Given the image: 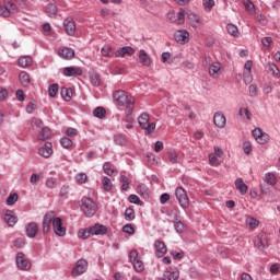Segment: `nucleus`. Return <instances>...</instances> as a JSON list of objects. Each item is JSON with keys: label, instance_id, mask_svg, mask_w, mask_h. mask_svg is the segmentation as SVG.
<instances>
[{"label": "nucleus", "instance_id": "obj_1", "mask_svg": "<svg viewBox=\"0 0 280 280\" xmlns=\"http://www.w3.org/2000/svg\"><path fill=\"white\" fill-rule=\"evenodd\" d=\"M113 97L117 102L118 106H126L125 113L132 115L135 110V97L126 94L124 90L114 92Z\"/></svg>", "mask_w": 280, "mask_h": 280}, {"label": "nucleus", "instance_id": "obj_2", "mask_svg": "<svg viewBox=\"0 0 280 280\" xmlns=\"http://www.w3.org/2000/svg\"><path fill=\"white\" fill-rule=\"evenodd\" d=\"M81 210L86 218H93V214L97 212V205L93 199L83 197L81 199Z\"/></svg>", "mask_w": 280, "mask_h": 280}, {"label": "nucleus", "instance_id": "obj_3", "mask_svg": "<svg viewBox=\"0 0 280 280\" xmlns=\"http://www.w3.org/2000/svg\"><path fill=\"white\" fill-rule=\"evenodd\" d=\"M138 124L142 130H145L147 135H152L156 130V124L150 122V115L148 113H142L138 117Z\"/></svg>", "mask_w": 280, "mask_h": 280}, {"label": "nucleus", "instance_id": "obj_4", "mask_svg": "<svg viewBox=\"0 0 280 280\" xmlns=\"http://www.w3.org/2000/svg\"><path fill=\"white\" fill-rule=\"evenodd\" d=\"M128 257L136 272H143V270H145V265H143V260L139 258V252H137V249H132Z\"/></svg>", "mask_w": 280, "mask_h": 280}, {"label": "nucleus", "instance_id": "obj_5", "mask_svg": "<svg viewBox=\"0 0 280 280\" xmlns=\"http://www.w3.org/2000/svg\"><path fill=\"white\" fill-rule=\"evenodd\" d=\"M175 196L182 209H187L189 207V197L187 196L185 188L177 187L175 190Z\"/></svg>", "mask_w": 280, "mask_h": 280}, {"label": "nucleus", "instance_id": "obj_6", "mask_svg": "<svg viewBox=\"0 0 280 280\" xmlns=\"http://www.w3.org/2000/svg\"><path fill=\"white\" fill-rule=\"evenodd\" d=\"M222 156H224V151L219 147H214V152L209 154V163L212 167H218L222 164Z\"/></svg>", "mask_w": 280, "mask_h": 280}, {"label": "nucleus", "instance_id": "obj_7", "mask_svg": "<svg viewBox=\"0 0 280 280\" xmlns=\"http://www.w3.org/2000/svg\"><path fill=\"white\" fill-rule=\"evenodd\" d=\"M18 11L19 9L16 8V4L10 1L0 4V16H3L4 19H8L10 14H16Z\"/></svg>", "mask_w": 280, "mask_h": 280}, {"label": "nucleus", "instance_id": "obj_8", "mask_svg": "<svg viewBox=\"0 0 280 280\" xmlns=\"http://www.w3.org/2000/svg\"><path fill=\"white\" fill-rule=\"evenodd\" d=\"M52 231L58 237H65L67 235V228L62 226V219L55 217L52 221Z\"/></svg>", "mask_w": 280, "mask_h": 280}, {"label": "nucleus", "instance_id": "obj_9", "mask_svg": "<svg viewBox=\"0 0 280 280\" xmlns=\"http://www.w3.org/2000/svg\"><path fill=\"white\" fill-rule=\"evenodd\" d=\"M55 219H56V212L55 211H49L44 215L43 233H49V231H51V224H54Z\"/></svg>", "mask_w": 280, "mask_h": 280}, {"label": "nucleus", "instance_id": "obj_10", "mask_svg": "<svg viewBox=\"0 0 280 280\" xmlns=\"http://www.w3.org/2000/svg\"><path fill=\"white\" fill-rule=\"evenodd\" d=\"M15 262L19 270H30L32 268V262L25 257V254L18 253L15 257Z\"/></svg>", "mask_w": 280, "mask_h": 280}, {"label": "nucleus", "instance_id": "obj_11", "mask_svg": "<svg viewBox=\"0 0 280 280\" xmlns=\"http://www.w3.org/2000/svg\"><path fill=\"white\" fill-rule=\"evenodd\" d=\"M252 135L254 137V139L257 141V143H260V145H266V143H268V141H270V136L264 131H261V129L256 128L252 131Z\"/></svg>", "mask_w": 280, "mask_h": 280}, {"label": "nucleus", "instance_id": "obj_12", "mask_svg": "<svg viewBox=\"0 0 280 280\" xmlns=\"http://www.w3.org/2000/svg\"><path fill=\"white\" fill-rule=\"evenodd\" d=\"M89 268V262L84 259H80L77 261L75 267L72 269V277H80V275H84Z\"/></svg>", "mask_w": 280, "mask_h": 280}, {"label": "nucleus", "instance_id": "obj_13", "mask_svg": "<svg viewBox=\"0 0 280 280\" xmlns=\"http://www.w3.org/2000/svg\"><path fill=\"white\" fill-rule=\"evenodd\" d=\"M63 30L68 36H74L75 35V21H73L72 18H67L63 20Z\"/></svg>", "mask_w": 280, "mask_h": 280}, {"label": "nucleus", "instance_id": "obj_14", "mask_svg": "<svg viewBox=\"0 0 280 280\" xmlns=\"http://www.w3.org/2000/svg\"><path fill=\"white\" fill-rule=\"evenodd\" d=\"M174 38L176 43H179V45H185L189 43V32H187V30L176 31L174 34Z\"/></svg>", "mask_w": 280, "mask_h": 280}, {"label": "nucleus", "instance_id": "obj_15", "mask_svg": "<svg viewBox=\"0 0 280 280\" xmlns=\"http://www.w3.org/2000/svg\"><path fill=\"white\" fill-rule=\"evenodd\" d=\"M39 156H44V159H49L54 154V149L51 142H46L44 147L38 150Z\"/></svg>", "mask_w": 280, "mask_h": 280}, {"label": "nucleus", "instance_id": "obj_16", "mask_svg": "<svg viewBox=\"0 0 280 280\" xmlns=\"http://www.w3.org/2000/svg\"><path fill=\"white\" fill-rule=\"evenodd\" d=\"M154 248L156 257H163L167 253V246L163 241H155Z\"/></svg>", "mask_w": 280, "mask_h": 280}, {"label": "nucleus", "instance_id": "obj_17", "mask_svg": "<svg viewBox=\"0 0 280 280\" xmlns=\"http://www.w3.org/2000/svg\"><path fill=\"white\" fill-rule=\"evenodd\" d=\"M213 122L217 128H224L226 126V117L222 112H217L213 116Z\"/></svg>", "mask_w": 280, "mask_h": 280}, {"label": "nucleus", "instance_id": "obj_18", "mask_svg": "<svg viewBox=\"0 0 280 280\" xmlns=\"http://www.w3.org/2000/svg\"><path fill=\"white\" fill-rule=\"evenodd\" d=\"M4 222H7L9 226H14V224L19 222V218H16V213H14V211L7 210L4 213Z\"/></svg>", "mask_w": 280, "mask_h": 280}, {"label": "nucleus", "instance_id": "obj_19", "mask_svg": "<svg viewBox=\"0 0 280 280\" xmlns=\"http://www.w3.org/2000/svg\"><path fill=\"white\" fill-rule=\"evenodd\" d=\"M63 75L67 78H78V75H82V69L75 67H67L63 69Z\"/></svg>", "mask_w": 280, "mask_h": 280}, {"label": "nucleus", "instance_id": "obj_20", "mask_svg": "<svg viewBox=\"0 0 280 280\" xmlns=\"http://www.w3.org/2000/svg\"><path fill=\"white\" fill-rule=\"evenodd\" d=\"M222 71V65L220 62H212L209 67V75L211 78H220Z\"/></svg>", "mask_w": 280, "mask_h": 280}, {"label": "nucleus", "instance_id": "obj_21", "mask_svg": "<svg viewBox=\"0 0 280 280\" xmlns=\"http://www.w3.org/2000/svg\"><path fill=\"white\" fill-rule=\"evenodd\" d=\"M58 55L60 58H63V60H71L75 56V50L69 47H63L59 49Z\"/></svg>", "mask_w": 280, "mask_h": 280}, {"label": "nucleus", "instance_id": "obj_22", "mask_svg": "<svg viewBox=\"0 0 280 280\" xmlns=\"http://www.w3.org/2000/svg\"><path fill=\"white\" fill-rule=\"evenodd\" d=\"M180 272L176 268H168L164 272V280H178Z\"/></svg>", "mask_w": 280, "mask_h": 280}, {"label": "nucleus", "instance_id": "obj_23", "mask_svg": "<svg viewBox=\"0 0 280 280\" xmlns=\"http://www.w3.org/2000/svg\"><path fill=\"white\" fill-rule=\"evenodd\" d=\"M138 58L140 65H143V67H150V65H152V58L145 52V50H140Z\"/></svg>", "mask_w": 280, "mask_h": 280}, {"label": "nucleus", "instance_id": "obj_24", "mask_svg": "<svg viewBox=\"0 0 280 280\" xmlns=\"http://www.w3.org/2000/svg\"><path fill=\"white\" fill-rule=\"evenodd\" d=\"M188 21L191 27H198L199 25H202V16L196 13L188 14Z\"/></svg>", "mask_w": 280, "mask_h": 280}, {"label": "nucleus", "instance_id": "obj_25", "mask_svg": "<svg viewBox=\"0 0 280 280\" xmlns=\"http://www.w3.org/2000/svg\"><path fill=\"white\" fill-rule=\"evenodd\" d=\"M132 54H135V49L132 47H122L115 52V56L116 58H124V56H132Z\"/></svg>", "mask_w": 280, "mask_h": 280}, {"label": "nucleus", "instance_id": "obj_26", "mask_svg": "<svg viewBox=\"0 0 280 280\" xmlns=\"http://www.w3.org/2000/svg\"><path fill=\"white\" fill-rule=\"evenodd\" d=\"M38 141H47L51 139V130L48 127H43L37 136Z\"/></svg>", "mask_w": 280, "mask_h": 280}, {"label": "nucleus", "instance_id": "obj_27", "mask_svg": "<svg viewBox=\"0 0 280 280\" xmlns=\"http://www.w3.org/2000/svg\"><path fill=\"white\" fill-rule=\"evenodd\" d=\"M38 233V224L36 222H31L26 226L27 237H34Z\"/></svg>", "mask_w": 280, "mask_h": 280}, {"label": "nucleus", "instance_id": "obj_28", "mask_svg": "<svg viewBox=\"0 0 280 280\" xmlns=\"http://www.w3.org/2000/svg\"><path fill=\"white\" fill-rule=\"evenodd\" d=\"M173 224H174V229H175L176 233H179V234L184 233L185 223H183V221L180 220V218L178 215L174 217Z\"/></svg>", "mask_w": 280, "mask_h": 280}, {"label": "nucleus", "instance_id": "obj_29", "mask_svg": "<svg viewBox=\"0 0 280 280\" xmlns=\"http://www.w3.org/2000/svg\"><path fill=\"white\" fill-rule=\"evenodd\" d=\"M265 69L268 71V73H271L275 78H280V70L273 62H268L265 66Z\"/></svg>", "mask_w": 280, "mask_h": 280}, {"label": "nucleus", "instance_id": "obj_30", "mask_svg": "<svg viewBox=\"0 0 280 280\" xmlns=\"http://www.w3.org/2000/svg\"><path fill=\"white\" fill-rule=\"evenodd\" d=\"M235 187L240 190V194L242 196L246 195V191H248V186L244 183V179L237 178L235 180Z\"/></svg>", "mask_w": 280, "mask_h": 280}, {"label": "nucleus", "instance_id": "obj_31", "mask_svg": "<svg viewBox=\"0 0 280 280\" xmlns=\"http://www.w3.org/2000/svg\"><path fill=\"white\" fill-rule=\"evenodd\" d=\"M45 13L47 16H50V19H54L58 14V7L54 3H48L45 8Z\"/></svg>", "mask_w": 280, "mask_h": 280}, {"label": "nucleus", "instance_id": "obj_32", "mask_svg": "<svg viewBox=\"0 0 280 280\" xmlns=\"http://www.w3.org/2000/svg\"><path fill=\"white\" fill-rule=\"evenodd\" d=\"M244 69H245V72H244L245 81L252 82L253 78H250V71L253 69V61L250 60L246 61L244 65Z\"/></svg>", "mask_w": 280, "mask_h": 280}, {"label": "nucleus", "instance_id": "obj_33", "mask_svg": "<svg viewBox=\"0 0 280 280\" xmlns=\"http://www.w3.org/2000/svg\"><path fill=\"white\" fill-rule=\"evenodd\" d=\"M92 235H106V226L95 224L94 226L90 228Z\"/></svg>", "mask_w": 280, "mask_h": 280}, {"label": "nucleus", "instance_id": "obj_34", "mask_svg": "<svg viewBox=\"0 0 280 280\" xmlns=\"http://www.w3.org/2000/svg\"><path fill=\"white\" fill-rule=\"evenodd\" d=\"M61 97L66 102H71V98L73 97V89H71V88H62L61 89Z\"/></svg>", "mask_w": 280, "mask_h": 280}, {"label": "nucleus", "instance_id": "obj_35", "mask_svg": "<svg viewBox=\"0 0 280 280\" xmlns=\"http://www.w3.org/2000/svg\"><path fill=\"white\" fill-rule=\"evenodd\" d=\"M254 246L259 250H264V248H266V243H264V234H258L254 238Z\"/></svg>", "mask_w": 280, "mask_h": 280}, {"label": "nucleus", "instance_id": "obj_36", "mask_svg": "<svg viewBox=\"0 0 280 280\" xmlns=\"http://www.w3.org/2000/svg\"><path fill=\"white\" fill-rule=\"evenodd\" d=\"M264 182L271 187L277 185V176L273 173H266L264 177Z\"/></svg>", "mask_w": 280, "mask_h": 280}, {"label": "nucleus", "instance_id": "obj_37", "mask_svg": "<svg viewBox=\"0 0 280 280\" xmlns=\"http://www.w3.org/2000/svg\"><path fill=\"white\" fill-rule=\"evenodd\" d=\"M101 54L102 56H104V58H113V56H115V52L113 51V47H110V45L103 46V48L101 49Z\"/></svg>", "mask_w": 280, "mask_h": 280}, {"label": "nucleus", "instance_id": "obj_38", "mask_svg": "<svg viewBox=\"0 0 280 280\" xmlns=\"http://www.w3.org/2000/svg\"><path fill=\"white\" fill-rule=\"evenodd\" d=\"M19 80L22 86H30V74L25 71L20 72Z\"/></svg>", "mask_w": 280, "mask_h": 280}, {"label": "nucleus", "instance_id": "obj_39", "mask_svg": "<svg viewBox=\"0 0 280 280\" xmlns=\"http://www.w3.org/2000/svg\"><path fill=\"white\" fill-rule=\"evenodd\" d=\"M103 172L107 176H113V174H117V171L115 168H113V164H110L109 162H105L103 164Z\"/></svg>", "mask_w": 280, "mask_h": 280}, {"label": "nucleus", "instance_id": "obj_40", "mask_svg": "<svg viewBox=\"0 0 280 280\" xmlns=\"http://www.w3.org/2000/svg\"><path fill=\"white\" fill-rule=\"evenodd\" d=\"M19 67H22L25 69V67H30L32 65V57L30 56H24L19 58Z\"/></svg>", "mask_w": 280, "mask_h": 280}, {"label": "nucleus", "instance_id": "obj_41", "mask_svg": "<svg viewBox=\"0 0 280 280\" xmlns=\"http://www.w3.org/2000/svg\"><path fill=\"white\" fill-rule=\"evenodd\" d=\"M91 235H93L92 232H91V228L81 229L78 232V237L80 240H89V237H91Z\"/></svg>", "mask_w": 280, "mask_h": 280}, {"label": "nucleus", "instance_id": "obj_42", "mask_svg": "<svg viewBox=\"0 0 280 280\" xmlns=\"http://www.w3.org/2000/svg\"><path fill=\"white\" fill-rule=\"evenodd\" d=\"M246 224L252 231H254V229L259 226V220L255 219L254 217H247Z\"/></svg>", "mask_w": 280, "mask_h": 280}, {"label": "nucleus", "instance_id": "obj_43", "mask_svg": "<svg viewBox=\"0 0 280 280\" xmlns=\"http://www.w3.org/2000/svg\"><path fill=\"white\" fill-rule=\"evenodd\" d=\"M102 185H103L104 191H110V189H113V182H110V178L106 176L102 178Z\"/></svg>", "mask_w": 280, "mask_h": 280}, {"label": "nucleus", "instance_id": "obj_44", "mask_svg": "<svg viewBox=\"0 0 280 280\" xmlns=\"http://www.w3.org/2000/svg\"><path fill=\"white\" fill-rule=\"evenodd\" d=\"M94 117H97V119H104L106 117V109L104 107H96L93 110Z\"/></svg>", "mask_w": 280, "mask_h": 280}, {"label": "nucleus", "instance_id": "obj_45", "mask_svg": "<svg viewBox=\"0 0 280 280\" xmlns=\"http://www.w3.org/2000/svg\"><path fill=\"white\" fill-rule=\"evenodd\" d=\"M137 194H139V196H142V198H148V186H145V184H140L137 187Z\"/></svg>", "mask_w": 280, "mask_h": 280}, {"label": "nucleus", "instance_id": "obj_46", "mask_svg": "<svg viewBox=\"0 0 280 280\" xmlns=\"http://www.w3.org/2000/svg\"><path fill=\"white\" fill-rule=\"evenodd\" d=\"M74 179L79 185H84V183L89 180V176H86V173H79L75 175Z\"/></svg>", "mask_w": 280, "mask_h": 280}, {"label": "nucleus", "instance_id": "obj_47", "mask_svg": "<svg viewBox=\"0 0 280 280\" xmlns=\"http://www.w3.org/2000/svg\"><path fill=\"white\" fill-rule=\"evenodd\" d=\"M202 5H203L206 12H211V10H213V7L215 5V1L214 0H202Z\"/></svg>", "mask_w": 280, "mask_h": 280}, {"label": "nucleus", "instance_id": "obj_48", "mask_svg": "<svg viewBox=\"0 0 280 280\" xmlns=\"http://www.w3.org/2000/svg\"><path fill=\"white\" fill-rule=\"evenodd\" d=\"M168 161L173 164L180 163V158H178V153H176V151H171L168 152Z\"/></svg>", "mask_w": 280, "mask_h": 280}, {"label": "nucleus", "instance_id": "obj_49", "mask_svg": "<svg viewBox=\"0 0 280 280\" xmlns=\"http://www.w3.org/2000/svg\"><path fill=\"white\" fill-rule=\"evenodd\" d=\"M126 115V125H125V128H127V130H131L132 128V124L135 122V118H132V114H128V113H125Z\"/></svg>", "mask_w": 280, "mask_h": 280}, {"label": "nucleus", "instance_id": "obj_50", "mask_svg": "<svg viewBox=\"0 0 280 280\" xmlns=\"http://www.w3.org/2000/svg\"><path fill=\"white\" fill-rule=\"evenodd\" d=\"M243 3L249 14L255 13V4L250 0H244Z\"/></svg>", "mask_w": 280, "mask_h": 280}, {"label": "nucleus", "instance_id": "obj_51", "mask_svg": "<svg viewBox=\"0 0 280 280\" xmlns=\"http://www.w3.org/2000/svg\"><path fill=\"white\" fill-rule=\"evenodd\" d=\"M114 142L116 143V145H126V136L124 135H116L114 137Z\"/></svg>", "mask_w": 280, "mask_h": 280}, {"label": "nucleus", "instance_id": "obj_52", "mask_svg": "<svg viewBox=\"0 0 280 280\" xmlns=\"http://www.w3.org/2000/svg\"><path fill=\"white\" fill-rule=\"evenodd\" d=\"M176 16L177 19L175 20V23L177 25H183V23H185V10L180 9Z\"/></svg>", "mask_w": 280, "mask_h": 280}, {"label": "nucleus", "instance_id": "obj_53", "mask_svg": "<svg viewBox=\"0 0 280 280\" xmlns=\"http://www.w3.org/2000/svg\"><path fill=\"white\" fill-rule=\"evenodd\" d=\"M125 220L128 222L135 220V210L132 208H127L125 211Z\"/></svg>", "mask_w": 280, "mask_h": 280}, {"label": "nucleus", "instance_id": "obj_54", "mask_svg": "<svg viewBox=\"0 0 280 280\" xmlns=\"http://www.w3.org/2000/svg\"><path fill=\"white\" fill-rule=\"evenodd\" d=\"M60 144L62 145V148L69 149L71 148V145H73V140L68 137H63L60 140Z\"/></svg>", "mask_w": 280, "mask_h": 280}, {"label": "nucleus", "instance_id": "obj_55", "mask_svg": "<svg viewBox=\"0 0 280 280\" xmlns=\"http://www.w3.org/2000/svg\"><path fill=\"white\" fill-rule=\"evenodd\" d=\"M57 186H58V183H57L56 178L48 177L46 179V187H48V189H56Z\"/></svg>", "mask_w": 280, "mask_h": 280}, {"label": "nucleus", "instance_id": "obj_56", "mask_svg": "<svg viewBox=\"0 0 280 280\" xmlns=\"http://www.w3.org/2000/svg\"><path fill=\"white\" fill-rule=\"evenodd\" d=\"M226 30L231 36H237V34L240 33L237 26H235L234 24H228Z\"/></svg>", "mask_w": 280, "mask_h": 280}, {"label": "nucleus", "instance_id": "obj_57", "mask_svg": "<svg viewBox=\"0 0 280 280\" xmlns=\"http://www.w3.org/2000/svg\"><path fill=\"white\" fill-rule=\"evenodd\" d=\"M16 200H19V195L18 194H11L8 198H7V205L9 207H12V205H14L16 202Z\"/></svg>", "mask_w": 280, "mask_h": 280}, {"label": "nucleus", "instance_id": "obj_58", "mask_svg": "<svg viewBox=\"0 0 280 280\" xmlns=\"http://www.w3.org/2000/svg\"><path fill=\"white\" fill-rule=\"evenodd\" d=\"M129 202H131L132 205H140V207H143V201H141V199H139L137 195H130Z\"/></svg>", "mask_w": 280, "mask_h": 280}, {"label": "nucleus", "instance_id": "obj_59", "mask_svg": "<svg viewBox=\"0 0 280 280\" xmlns=\"http://www.w3.org/2000/svg\"><path fill=\"white\" fill-rule=\"evenodd\" d=\"M57 93H58V84H51L48 89V95L50 97H56Z\"/></svg>", "mask_w": 280, "mask_h": 280}, {"label": "nucleus", "instance_id": "obj_60", "mask_svg": "<svg viewBox=\"0 0 280 280\" xmlns=\"http://www.w3.org/2000/svg\"><path fill=\"white\" fill-rule=\"evenodd\" d=\"M36 108H37L36 101L30 102L26 106V113H28V115H32V113H34Z\"/></svg>", "mask_w": 280, "mask_h": 280}, {"label": "nucleus", "instance_id": "obj_61", "mask_svg": "<svg viewBox=\"0 0 280 280\" xmlns=\"http://www.w3.org/2000/svg\"><path fill=\"white\" fill-rule=\"evenodd\" d=\"M240 115H241V117H244V115H245L246 119H248V120H250V117H253V114H250V110H248V108H246V107H243L240 109Z\"/></svg>", "mask_w": 280, "mask_h": 280}, {"label": "nucleus", "instance_id": "obj_62", "mask_svg": "<svg viewBox=\"0 0 280 280\" xmlns=\"http://www.w3.org/2000/svg\"><path fill=\"white\" fill-rule=\"evenodd\" d=\"M122 232L128 233V235H135V228L132 226V224H126L122 228Z\"/></svg>", "mask_w": 280, "mask_h": 280}, {"label": "nucleus", "instance_id": "obj_63", "mask_svg": "<svg viewBox=\"0 0 280 280\" xmlns=\"http://www.w3.org/2000/svg\"><path fill=\"white\" fill-rule=\"evenodd\" d=\"M32 126L35 128H40V130H43V120H40L39 118H33L32 119Z\"/></svg>", "mask_w": 280, "mask_h": 280}, {"label": "nucleus", "instance_id": "obj_64", "mask_svg": "<svg viewBox=\"0 0 280 280\" xmlns=\"http://www.w3.org/2000/svg\"><path fill=\"white\" fill-rule=\"evenodd\" d=\"M67 137H78V129L75 128H68L66 130Z\"/></svg>", "mask_w": 280, "mask_h": 280}]
</instances>
